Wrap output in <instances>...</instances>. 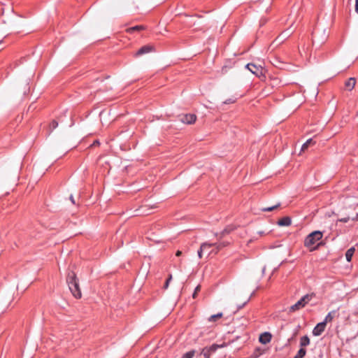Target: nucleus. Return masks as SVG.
Instances as JSON below:
<instances>
[{"label": "nucleus", "instance_id": "obj_20", "mask_svg": "<svg viewBox=\"0 0 358 358\" xmlns=\"http://www.w3.org/2000/svg\"><path fill=\"white\" fill-rule=\"evenodd\" d=\"M222 317V313H217L215 315H213L208 318V321L209 322H215L217 319L220 318Z\"/></svg>", "mask_w": 358, "mask_h": 358}, {"label": "nucleus", "instance_id": "obj_23", "mask_svg": "<svg viewBox=\"0 0 358 358\" xmlns=\"http://www.w3.org/2000/svg\"><path fill=\"white\" fill-rule=\"evenodd\" d=\"M236 100V98L235 97H231L230 99H227L226 101H224V104H229V103H234Z\"/></svg>", "mask_w": 358, "mask_h": 358}, {"label": "nucleus", "instance_id": "obj_38", "mask_svg": "<svg viewBox=\"0 0 358 358\" xmlns=\"http://www.w3.org/2000/svg\"><path fill=\"white\" fill-rule=\"evenodd\" d=\"M246 303H247V301L244 302V303L243 304L242 306L240 307V308H242L245 304H246Z\"/></svg>", "mask_w": 358, "mask_h": 358}, {"label": "nucleus", "instance_id": "obj_4", "mask_svg": "<svg viewBox=\"0 0 358 358\" xmlns=\"http://www.w3.org/2000/svg\"><path fill=\"white\" fill-rule=\"evenodd\" d=\"M224 346V345L213 344L209 347L203 348L201 355H202L204 358H210V355L213 354L218 348H222Z\"/></svg>", "mask_w": 358, "mask_h": 358}, {"label": "nucleus", "instance_id": "obj_34", "mask_svg": "<svg viewBox=\"0 0 358 358\" xmlns=\"http://www.w3.org/2000/svg\"><path fill=\"white\" fill-rule=\"evenodd\" d=\"M171 279H172V275H170L169 277L168 278V279L166 280V282H168L169 283L170 281L171 280Z\"/></svg>", "mask_w": 358, "mask_h": 358}, {"label": "nucleus", "instance_id": "obj_39", "mask_svg": "<svg viewBox=\"0 0 358 358\" xmlns=\"http://www.w3.org/2000/svg\"><path fill=\"white\" fill-rule=\"evenodd\" d=\"M357 116H358V112H357Z\"/></svg>", "mask_w": 358, "mask_h": 358}, {"label": "nucleus", "instance_id": "obj_10", "mask_svg": "<svg viewBox=\"0 0 358 358\" xmlns=\"http://www.w3.org/2000/svg\"><path fill=\"white\" fill-rule=\"evenodd\" d=\"M356 85V79L355 78H350L345 83V89L348 91H351L354 89Z\"/></svg>", "mask_w": 358, "mask_h": 358}, {"label": "nucleus", "instance_id": "obj_8", "mask_svg": "<svg viewBox=\"0 0 358 358\" xmlns=\"http://www.w3.org/2000/svg\"><path fill=\"white\" fill-rule=\"evenodd\" d=\"M339 313L338 310H334L330 311L325 317L324 322L327 324L331 322L335 317H338Z\"/></svg>", "mask_w": 358, "mask_h": 358}, {"label": "nucleus", "instance_id": "obj_18", "mask_svg": "<svg viewBox=\"0 0 358 358\" xmlns=\"http://www.w3.org/2000/svg\"><path fill=\"white\" fill-rule=\"evenodd\" d=\"M306 354V350L301 348L299 349V350L297 352L296 355L294 357V358H303Z\"/></svg>", "mask_w": 358, "mask_h": 358}, {"label": "nucleus", "instance_id": "obj_37", "mask_svg": "<svg viewBox=\"0 0 358 358\" xmlns=\"http://www.w3.org/2000/svg\"><path fill=\"white\" fill-rule=\"evenodd\" d=\"M99 141H94V145H95V144H99Z\"/></svg>", "mask_w": 358, "mask_h": 358}, {"label": "nucleus", "instance_id": "obj_22", "mask_svg": "<svg viewBox=\"0 0 358 358\" xmlns=\"http://www.w3.org/2000/svg\"><path fill=\"white\" fill-rule=\"evenodd\" d=\"M194 354H195L194 350H191V351H189V352L185 353L182 355V358H193L194 356Z\"/></svg>", "mask_w": 358, "mask_h": 358}, {"label": "nucleus", "instance_id": "obj_26", "mask_svg": "<svg viewBox=\"0 0 358 358\" xmlns=\"http://www.w3.org/2000/svg\"><path fill=\"white\" fill-rule=\"evenodd\" d=\"M141 26H135V27H133L131 28H130L129 29V31H135V30H140L141 29Z\"/></svg>", "mask_w": 358, "mask_h": 358}, {"label": "nucleus", "instance_id": "obj_30", "mask_svg": "<svg viewBox=\"0 0 358 358\" xmlns=\"http://www.w3.org/2000/svg\"><path fill=\"white\" fill-rule=\"evenodd\" d=\"M69 199L73 204H76V201L73 195H71Z\"/></svg>", "mask_w": 358, "mask_h": 358}, {"label": "nucleus", "instance_id": "obj_33", "mask_svg": "<svg viewBox=\"0 0 358 358\" xmlns=\"http://www.w3.org/2000/svg\"><path fill=\"white\" fill-rule=\"evenodd\" d=\"M181 255H182V252H181L180 250H178V251L176 252V255L177 257L180 256Z\"/></svg>", "mask_w": 358, "mask_h": 358}, {"label": "nucleus", "instance_id": "obj_14", "mask_svg": "<svg viewBox=\"0 0 358 358\" xmlns=\"http://www.w3.org/2000/svg\"><path fill=\"white\" fill-rule=\"evenodd\" d=\"M210 244L212 245V248H216V252H218L221 249L227 246L228 243L223 241Z\"/></svg>", "mask_w": 358, "mask_h": 358}, {"label": "nucleus", "instance_id": "obj_6", "mask_svg": "<svg viewBox=\"0 0 358 358\" xmlns=\"http://www.w3.org/2000/svg\"><path fill=\"white\" fill-rule=\"evenodd\" d=\"M327 324L323 321L318 323L313 330V334L315 336H320L324 331Z\"/></svg>", "mask_w": 358, "mask_h": 358}, {"label": "nucleus", "instance_id": "obj_7", "mask_svg": "<svg viewBox=\"0 0 358 358\" xmlns=\"http://www.w3.org/2000/svg\"><path fill=\"white\" fill-rule=\"evenodd\" d=\"M196 117L194 114H186L180 117L181 122L186 124H192L195 122Z\"/></svg>", "mask_w": 358, "mask_h": 358}, {"label": "nucleus", "instance_id": "obj_9", "mask_svg": "<svg viewBox=\"0 0 358 358\" xmlns=\"http://www.w3.org/2000/svg\"><path fill=\"white\" fill-rule=\"evenodd\" d=\"M272 336L269 332H264L260 334L259 341L262 344H267L270 343Z\"/></svg>", "mask_w": 358, "mask_h": 358}, {"label": "nucleus", "instance_id": "obj_3", "mask_svg": "<svg viewBox=\"0 0 358 358\" xmlns=\"http://www.w3.org/2000/svg\"><path fill=\"white\" fill-rule=\"evenodd\" d=\"M312 298V294H306L305 296L301 297L296 303L290 306L289 311L294 312L303 308L306 306V304H307L311 300Z\"/></svg>", "mask_w": 358, "mask_h": 358}, {"label": "nucleus", "instance_id": "obj_32", "mask_svg": "<svg viewBox=\"0 0 358 358\" xmlns=\"http://www.w3.org/2000/svg\"><path fill=\"white\" fill-rule=\"evenodd\" d=\"M210 248H206V251H204L203 252L207 253V255H208V252L211 250Z\"/></svg>", "mask_w": 358, "mask_h": 358}, {"label": "nucleus", "instance_id": "obj_19", "mask_svg": "<svg viewBox=\"0 0 358 358\" xmlns=\"http://www.w3.org/2000/svg\"><path fill=\"white\" fill-rule=\"evenodd\" d=\"M280 206V203H277L276 205H274L273 206H271V207H268V208H262V211H264V212H269V211H272L275 209H277L279 206Z\"/></svg>", "mask_w": 358, "mask_h": 358}, {"label": "nucleus", "instance_id": "obj_28", "mask_svg": "<svg viewBox=\"0 0 358 358\" xmlns=\"http://www.w3.org/2000/svg\"><path fill=\"white\" fill-rule=\"evenodd\" d=\"M217 253V252H216V248H214L208 252V255H210L212 254L216 255Z\"/></svg>", "mask_w": 358, "mask_h": 358}, {"label": "nucleus", "instance_id": "obj_27", "mask_svg": "<svg viewBox=\"0 0 358 358\" xmlns=\"http://www.w3.org/2000/svg\"><path fill=\"white\" fill-rule=\"evenodd\" d=\"M231 231V229L226 228L221 234V236H224L225 234H228Z\"/></svg>", "mask_w": 358, "mask_h": 358}, {"label": "nucleus", "instance_id": "obj_25", "mask_svg": "<svg viewBox=\"0 0 358 358\" xmlns=\"http://www.w3.org/2000/svg\"><path fill=\"white\" fill-rule=\"evenodd\" d=\"M57 126H58V122L56 120H52L50 125V127H51L52 129H56L57 127Z\"/></svg>", "mask_w": 358, "mask_h": 358}, {"label": "nucleus", "instance_id": "obj_16", "mask_svg": "<svg viewBox=\"0 0 358 358\" xmlns=\"http://www.w3.org/2000/svg\"><path fill=\"white\" fill-rule=\"evenodd\" d=\"M355 248L352 247L350 249H348L345 252V258L348 262H350L352 259V257L355 253Z\"/></svg>", "mask_w": 358, "mask_h": 358}, {"label": "nucleus", "instance_id": "obj_21", "mask_svg": "<svg viewBox=\"0 0 358 358\" xmlns=\"http://www.w3.org/2000/svg\"><path fill=\"white\" fill-rule=\"evenodd\" d=\"M312 143H313L312 138L308 139L306 142L303 144L301 147V151H304L305 150H306L308 147Z\"/></svg>", "mask_w": 358, "mask_h": 358}, {"label": "nucleus", "instance_id": "obj_12", "mask_svg": "<svg viewBox=\"0 0 358 358\" xmlns=\"http://www.w3.org/2000/svg\"><path fill=\"white\" fill-rule=\"evenodd\" d=\"M291 223L292 221L289 217H284L278 221V224L282 227L289 226Z\"/></svg>", "mask_w": 358, "mask_h": 358}, {"label": "nucleus", "instance_id": "obj_17", "mask_svg": "<svg viewBox=\"0 0 358 358\" xmlns=\"http://www.w3.org/2000/svg\"><path fill=\"white\" fill-rule=\"evenodd\" d=\"M310 344V339L307 336H303L300 339V345L301 348L306 347Z\"/></svg>", "mask_w": 358, "mask_h": 358}, {"label": "nucleus", "instance_id": "obj_35", "mask_svg": "<svg viewBox=\"0 0 358 358\" xmlns=\"http://www.w3.org/2000/svg\"><path fill=\"white\" fill-rule=\"evenodd\" d=\"M171 279H172V275H170L169 277L168 278V279L166 280V282H168L169 283L170 281L171 280Z\"/></svg>", "mask_w": 358, "mask_h": 358}, {"label": "nucleus", "instance_id": "obj_15", "mask_svg": "<svg viewBox=\"0 0 358 358\" xmlns=\"http://www.w3.org/2000/svg\"><path fill=\"white\" fill-rule=\"evenodd\" d=\"M291 34L292 31H289V30L285 31L276 38V41H279V43H281L287 38H288Z\"/></svg>", "mask_w": 358, "mask_h": 358}, {"label": "nucleus", "instance_id": "obj_13", "mask_svg": "<svg viewBox=\"0 0 358 358\" xmlns=\"http://www.w3.org/2000/svg\"><path fill=\"white\" fill-rule=\"evenodd\" d=\"M206 248H212V245L207 242L203 243L201 245L200 249L198 250V256L200 259L202 258V255L203 252L206 251Z\"/></svg>", "mask_w": 358, "mask_h": 358}, {"label": "nucleus", "instance_id": "obj_24", "mask_svg": "<svg viewBox=\"0 0 358 358\" xmlns=\"http://www.w3.org/2000/svg\"><path fill=\"white\" fill-rule=\"evenodd\" d=\"M200 290H201V286H200V285H197V286L196 287L195 289H194V292L193 294H192V297H193L194 299H195V298H196L197 293H198Z\"/></svg>", "mask_w": 358, "mask_h": 358}, {"label": "nucleus", "instance_id": "obj_36", "mask_svg": "<svg viewBox=\"0 0 358 358\" xmlns=\"http://www.w3.org/2000/svg\"><path fill=\"white\" fill-rule=\"evenodd\" d=\"M169 282L166 281L165 282V285H164V288L166 289L168 287H169Z\"/></svg>", "mask_w": 358, "mask_h": 358}, {"label": "nucleus", "instance_id": "obj_2", "mask_svg": "<svg viewBox=\"0 0 358 358\" xmlns=\"http://www.w3.org/2000/svg\"><path fill=\"white\" fill-rule=\"evenodd\" d=\"M322 238V233L320 231H315L308 234L304 241V245L307 248H310V250H314L317 248L314 245Z\"/></svg>", "mask_w": 358, "mask_h": 358}, {"label": "nucleus", "instance_id": "obj_1", "mask_svg": "<svg viewBox=\"0 0 358 358\" xmlns=\"http://www.w3.org/2000/svg\"><path fill=\"white\" fill-rule=\"evenodd\" d=\"M66 282L72 294L76 298L80 299L82 296L80 289L78 280L76 275L73 271H69L66 277Z\"/></svg>", "mask_w": 358, "mask_h": 358}, {"label": "nucleus", "instance_id": "obj_29", "mask_svg": "<svg viewBox=\"0 0 358 358\" xmlns=\"http://www.w3.org/2000/svg\"><path fill=\"white\" fill-rule=\"evenodd\" d=\"M355 11L358 13V0H355Z\"/></svg>", "mask_w": 358, "mask_h": 358}, {"label": "nucleus", "instance_id": "obj_11", "mask_svg": "<svg viewBox=\"0 0 358 358\" xmlns=\"http://www.w3.org/2000/svg\"><path fill=\"white\" fill-rule=\"evenodd\" d=\"M153 50V47L150 45H144L141 47L136 53V56H139L145 53H148Z\"/></svg>", "mask_w": 358, "mask_h": 358}, {"label": "nucleus", "instance_id": "obj_5", "mask_svg": "<svg viewBox=\"0 0 358 358\" xmlns=\"http://www.w3.org/2000/svg\"><path fill=\"white\" fill-rule=\"evenodd\" d=\"M246 68L257 77L263 76V69L260 65H256L252 63L248 64Z\"/></svg>", "mask_w": 358, "mask_h": 358}, {"label": "nucleus", "instance_id": "obj_31", "mask_svg": "<svg viewBox=\"0 0 358 358\" xmlns=\"http://www.w3.org/2000/svg\"><path fill=\"white\" fill-rule=\"evenodd\" d=\"M349 220V217H344L340 220L341 222H347Z\"/></svg>", "mask_w": 358, "mask_h": 358}]
</instances>
